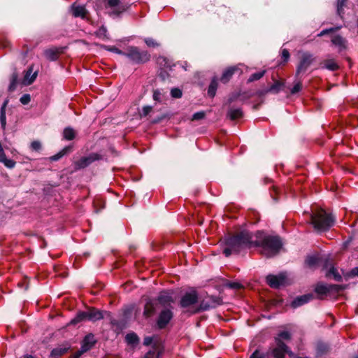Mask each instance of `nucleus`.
I'll return each mask as SVG.
<instances>
[{"instance_id": "obj_8", "label": "nucleus", "mask_w": 358, "mask_h": 358, "mask_svg": "<svg viewBox=\"0 0 358 358\" xmlns=\"http://www.w3.org/2000/svg\"><path fill=\"white\" fill-rule=\"evenodd\" d=\"M198 301V294L196 291L185 293L180 300V306L184 308L192 307Z\"/></svg>"}, {"instance_id": "obj_16", "label": "nucleus", "mask_w": 358, "mask_h": 358, "mask_svg": "<svg viewBox=\"0 0 358 358\" xmlns=\"http://www.w3.org/2000/svg\"><path fill=\"white\" fill-rule=\"evenodd\" d=\"M157 301L163 306H170L173 301L171 295L168 292H162L157 298Z\"/></svg>"}, {"instance_id": "obj_7", "label": "nucleus", "mask_w": 358, "mask_h": 358, "mask_svg": "<svg viewBox=\"0 0 358 358\" xmlns=\"http://www.w3.org/2000/svg\"><path fill=\"white\" fill-rule=\"evenodd\" d=\"M275 342V347L272 350V354L275 358H284L285 355L288 353L290 357L294 354L288 350V347L280 339Z\"/></svg>"}, {"instance_id": "obj_20", "label": "nucleus", "mask_w": 358, "mask_h": 358, "mask_svg": "<svg viewBox=\"0 0 358 358\" xmlns=\"http://www.w3.org/2000/svg\"><path fill=\"white\" fill-rule=\"evenodd\" d=\"M59 53V52L57 48H50L44 51L45 57L50 61L56 60Z\"/></svg>"}, {"instance_id": "obj_26", "label": "nucleus", "mask_w": 358, "mask_h": 358, "mask_svg": "<svg viewBox=\"0 0 358 358\" xmlns=\"http://www.w3.org/2000/svg\"><path fill=\"white\" fill-rule=\"evenodd\" d=\"M323 67L331 71H335L338 69V65L334 59H329L323 62Z\"/></svg>"}, {"instance_id": "obj_30", "label": "nucleus", "mask_w": 358, "mask_h": 358, "mask_svg": "<svg viewBox=\"0 0 358 358\" xmlns=\"http://www.w3.org/2000/svg\"><path fill=\"white\" fill-rule=\"evenodd\" d=\"M326 275L329 278H333L337 281L341 280V275L337 272L336 269L334 266H331L329 271L326 273Z\"/></svg>"}, {"instance_id": "obj_9", "label": "nucleus", "mask_w": 358, "mask_h": 358, "mask_svg": "<svg viewBox=\"0 0 358 358\" xmlns=\"http://www.w3.org/2000/svg\"><path fill=\"white\" fill-rule=\"evenodd\" d=\"M221 303H222V300L220 298L216 297V296H210L209 298L208 301H203L201 303L199 308L194 310L193 311V313H196L200 310H206L210 308H215L218 305H220Z\"/></svg>"}, {"instance_id": "obj_57", "label": "nucleus", "mask_w": 358, "mask_h": 358, "mask_svg": "<svg viewBox=\"0 0 358 358\" xmlns=\"http://www.w3.org/2000/svg\"><path fill=\"white\" fill-rule=\"evenodd\" d=\"M352 274L354 275L358 276V268H355L352 269Z\"/></svg>"}, {"instance_id": "obj_34", "label": "nucleus", "mask_w": 358, "mask_h": 358, "mask_svg": "<svg viewBox=\"0 0 358 358\" xmlns=\"http://www.w3.org/2000/svg\"><path fill=\"white\" fill-rule=\"evenodd\" d=\"M280 339V341H289L291 339V334L287 331H281L278 334V336L275 338V341Z\"/></svg>"}, {"instance_id": "obj_12", "label": "nucleus", "mask_w": 358, "mask_h": 358, "mask_svg": "<svg viewBox=\"0 0 358 358\" xmlns=\"http://www.w3.org/2000/svg\"><path fill=\"white\" fill-rule=\"evenodd\" d=\"M96 343V340L94 334H88L85 336L81 343V348L83 349V351L87 352L94 347Z\"/></svg>"}, {"instance_id": "obj_53", "label": "nucleus", "mask_w": 358, "mask_h": 358, "mask_svg": "<svg viewBox=\"0 0 358 358\" xmlns=\"http://www.w3.org/2000/svg\"><path fill=\"white\" fill-rule=\"evenodd\" d=\"M85 352H85V351H83V349L80 348V350H79L78 351H77V352L74 354V355H73V358H80V356H81L83 353H85Z\"/></svg>"}, {"instance_id": "obj_35", "label": "nucleus", "mask_w": 358, "mask_h": 358, "mask_svg": "<svg viewBox=\"0 0 358 358\" xmlns=\"http://www.w3.org/2000/svg\"><path fill=\"white\" fill-rule=\"evenodd\" d=\"M152 110V108L150 106H143L139 111L141 118L147 117Z\"/></svg>"}, {"instance_id": "obj_33", "label": "nucleus", "mask_w": 358, "mask_h": 358, "mask_svg": "<svg viewBox=\"0 0 358 358\" xmlns=\"http://www.w3.org/2000/svg\"><path fill=\"white\" fill-rule=\"evenodd\" d=\"M159 64L162 66V69L166 71L167 70H171L172 65L171 62L164 57H161L158 60Z\"/></svg>"}, {"instance_id": "obj_22", "label": "nucleus", "mask_w": 358, "mask_h": 358, "mask_svg": "<svg viewBox=\"0 0 358 358\" xmlns=\"http://www.w3.org/2000/svg\"><path fill=\"white\" fill-rule=\"evenodd\" d=\"M236 69H237L236 67H230L226 69L223 72L222 76L220 78L221 82H222L223 83H227L230 80L231 77L234 73Z\"/></svg>"}, {"instance_id": "obj_55", "label": "nucleus", "mask_w": 358, "mask_h": 358, "mask_svg": "<svg viewBox=\"0 0 358 358\" xmlns=\"http://www.w3.org/2000/svg\"><path fill=\"white\" fill-rule=\"evenodd\" d=\"M333 31V29H332L323 30V31H322L318 34V36H324V34H327V33H329V32H330V31Z\"/></svg>"}, {"instance_id": "obj_5", "label": "nucleus", "mask_w": 358, "mask_h": 358, "mask_svg": "<svg viewBox=\"0 0 358 358\" xmlns=\"http://www.w3.org/2000/svg\"><path fill=\"white\" fill-rule=\"evenodd\" d=\"M300 59L296 69V74L305 72L313 62V55L308 52H301Z\"/></svg>"}, {"instance_id": "obj_32", "label": "nucleus", "mask_w": 358, "mask_h": 358, "mask_svg": "<svg viewBox=\"0 0 358 358\" xmlns=\"http://www.w3.org/2000/svg\"><path fill=\"white\" fill-rule=\"evenodd\" d=\"M321 261L322 259L318 258L317 256H309L306 259V264L310 267H313L318 264Z\"/></svg>"}, {"instance_id": "obj_10", "label": "nucleus", "mask_w": 358, "mask_h": 358, "mask_svg": "<svg viewBox=\"0 0 358 358\" xmlns=\"http://www.w3.org/2000/svg\"><path fill=\"white\" fill-rule=\"evenodd\" d=\"M107 7L110 8L111 13L116 15L122 13L127 8V6L122 3L120 0H108Z\"/></svg>"}, {"instance_id": "obj_18", "label": "nucleus", "mask_w": 358, "mask_h": 358, "mask_svg": "<svg viewBox=\"0 0 358 358\" xmlns=\"http://www.w3.org/2000/svg\"><path fill=\"white\" fill-rule=\"evenodd\" d=\"M72 13L75 17H85L86 9L84 6L74 4L72 6Z\"/></svg>"}, {"instance_id": "obj_51", "label": "nucleus", "mask_w": 358, "mask_h": 358, "mask_svg": "<svg viewBox=\"0 0 358 358\" xmlns=\"http://www.w3.org/2000/svg\"><path fill=\"white\" fill-rule=\"evenodd\" d=\"M63 134H75V131L71 127H66L64 129Z\"/></svg>"}, {"instance_id": "obj_24", "label": "nucleus", "mask_w": 358, "mask_h": 358, "mask_svg": "<svg viewBox=\"0 0 358 358\" xmlns=\"http://www.w3.org/2000/svg\"><path fill=\"white\" fill-rule=\"evenodd\" d=\"M228 116L231 120H235L243 117V112L241 108H231L228 112Z\"/></svg>"}, {"instance_id": "obj_3", "label": "nucleus", "mask_w": 358, "mask_h": 358, "mask_svg": "<svg viewBox=\"0 0 358 358\" xmlns=\"http://www.w3.org/2000/svg\"><path fill=\"white\" fill-rule=\"evenodd\" d=\"M125 56L134 63H145L150 60V54L145 50H140L137 47L131 46L128 48Z\"/></svg>"}, {"instance_id": "obj_47", "label": "nucleus", "mask_w": 358, "mask_h": 358, "mask_svg": "<svg viewBox=\"0 0 358 358\" xmlns=\"http://www.w3.org/2000/svg\"><path fill=\"white\" fill-rule=\"evenodd\" d=\"M41 143L39 141H34L31 143V148L34 150H38L41 149Z\"/></svg>"}, {"instance_id": "obj_1", "label": "nucleus", "mask_w": 358, "mask_h": 358, "mask_svg": "<svg viewBox=\"0 0 358 358\" xmlns=\"http://www.w3.org/2000/svg\"><path fill=\"white\" fill-rule=\"evenodd\" d=\"M223 253L226 257L232 254H238L246 248L261 246L262 254L267 257L277 255L282 247L279 237L266 236L262 231L252 234L247 231H243L234 236L224 238Z\"/></svg>"}, {"instance_id": "obj_41", "label": "nucleus", "mask_w": 358, "mask_h": 358, "mask_svg": "<svg viewBox=\"0 0 358 358\" xmlns=\"http://www.w3.org/2000/svg\"><path fill=\"white\" fill-rule=\"evenodd\" d=\"M6 105V103H4L1 109L0 120H1L2 126H4L6 124V113H5Z\"/></svg>"}, {"instance_id": "obj_19", "label": "nucleus", "mask_w": 358, "mask_h": 358, "mask_svg": "<svg viewBox=\"0 0 358 358\" xmlns=\"http://www.w3.org/2000/svg\"><path fill=\"white\" fill-rule=\"evenodd\" d=\"M155 305L156 303L154 301H149L146 303L144 308L143 314L146 317H150L152 315L155 311Z\"/></svg>"}, {"instance_id": "obj_21", "label": "nucleus", "mask_w": 358, "mask_h": 358, "mask_svg": "<svg viewBox=\"0 0 358 358\" xmlns=\"http://www.w3.org/2000/svg\"><path fill=\"white\" fill-rule=\"evenodd\" d=\"M331 41L334 45L339 48V50L345 49L346 47L345 40L340 36H335L332 38Z\"/></svg>"}, {"instance_id": "obj_58", "label": "nucleus", "mask_w": 358, "mask_h": 358, "mask_svg": "<svg viewBox=\"0 0 358 358\" xmlns=\"http://www.w3.org/2000/svg\"><path fill=\"white\" fill-rule=\"evenodd\" d=\"M24 358H34V357H32L31 355H26V356H24Z\"/></svg>"}, {"instance_id": "obj_15", "label": "nucleus", "mask_w": 358, "mask_h": 358, "mask_svg": "<svg viewBox=\"0 0 358 358\" xmlns=\"http://www.w3.org/2000/svg\"><path fill=\"white\" fill-rule=\"evenodd\" d=\"M37 72H33V66H31L26 71L23 79V84L25 85H31L36 78Z\"/></svg>"}, {"instance_id": "obj_6", "label": "nucleus", "mask_w": 358, "mask_h": 358, "mask_svg": "<svg viewBox=\"0 0 358 358\" xmlns=\"http://www.w3.org/2000/svg\"><path fill=\"white\" fill-rule=\"evenodd\" d=\"M101 159L100 155L96 153L90 154L87 157H83L78 161L76 162L75 169L78 170L81 169H84L95 161L99 160Z\"/></svg>"}, {"instance_id": "obj_23", "label": "nucleus", "mask_w": 358, "mask_h": 358, "mask_svg": "<svg viewBox=\"0 0 358 358\" xmlns=\"http://www.w3.org/2000/svg\"><path fill=\"white\" fill-rule=\"evenodd\" d=\"M71 150H72V147L71 146H66L61 151H59L58 153H57L56 155H55L53 156H51L49 158V159L50 161H57L60 158H62L63 156H64L67 153L70 152L71 151Z\"/></svg>"}, {"instance_id": "obj_17", "label": "nucleus", "mask_w": 358, "mask_h": 358, "mask_svg": "<svg viewBox=\"0 0 358 358\" xmlns=\"http://www.w3.org/2000/svg\"><path fill=\"white\" fill-rule=\"evenodd\" d=\"M284 84L280 81H275L269 88L264 90L261 92L262 94H267L268 92H271L273 94L278 93L280 90H282Z\"/></svg>"}, {"instance_id": "obj_43", "label": "nucleus", "mask_w": 358, "mask_h": 358, "mask_svg": "<svg viewBox=\"0 0 358 358\" xmlns=\"http://www.w3.org/2000/svg\"><path fill=\"white\" fill-rule=\"evenodd\" d=\"M302 87V85L300 82L296 83L294 87L291 89V94H294L299 92Z\"/></svg>"}, {"instance_id": "obj_11", "label": "nucleus", "mask_w": 358, "mask_h": 358, "mask_svg": "<svg viewBox=\"0 0 358 358\" xmlns=\"http://www.w3.org/2000/svg\"><path fill=\"white\" fill-rule=\"evenodd\" d=\"M173 317V313L170 309H164L163 310L159 316L157 320V324L159 328H164L165 326L169 322L171 319Z\"/></svg>"}, {"instance_id": "obj_46", "label": "nucleus", "mask_w": 358, "mask_h": 358, "mask_svg": "<svg viewBox=\"0 0 358 358\" xmlns=\"http://www.w3.org/2000/svg\"><path fill=\"white\" fill-rule=\"evenodd\" d=\"M17 75L15 73H13L12 75V80H11V83L10 85V87H9V89L10 90H13L15 88V83H16V80H17Z\"/></svg>"}, {"instance_id": "obj_4", "label": "nucleus", "mask_w": 358, "mask_h": 358, "mask_svg": "<svg viewBox=\"0 0 358 358\" xmlns=\"http://www.w3.org/2000/svg\"><path fill=\"white\" fill-rule=\"evenodd\" d=\"M266 282L271 287L277 289L287 284V275L282 273L278 275H268L266 277Z\"/></svg>"}, {"instance_id": "obj_13", "label": "nucleus", "mask_w": 358, "mask_h": 358, "mask_svg": "<svg viewBox=\"0 0 358 358\" xmlns=\"http://www.w3.org/2000/svg\"><path fill=\"white\" fill-rule=\"evenodd\" d=\"M313 299L312 294H305L303 296H300L296 297L291 303L292 308H295L299 307L308 301H310Z\"/></svg>"}, {"instance_id": "obj_36", "label": "nucleus", "mask_w": 358, "mask_h": 358, "mask_svg": "<svg viewBox=\"0 0 358 358\" xmlns=\"http://www.w3.org/2000/svg\"><path fill=\"white\" fill-rule=\"evenodd\" d=\"M265 72L266 71L264 70L252 74L248 79V82H253L259 80L264 76Z\"/></svg>"}, {"instance_id": "obj_39", "label": "nucleus", "mask_w": 358, "mask_h": 358, "mask_svg": "<svg viewBox=\"0 0 358 358\" xmlns=\"http://www.w3.org/2000/svg\"><path fill=\"white\" fill-rule=\"evenodd\" d=\"M171 95L173 98L179 99L182 96V93L180 89L179 88H173L171 90Z\"/></svg>"}, {"instance_id": "obj_27", "label": "nucleus", "mask_w": 358, "mask_h": 358, "mask_svg": "<svg viewBox=\"0 0 358 358\" xmlns=\"http://www.w3.org/2000/svg\"><path fill=\"white\" fill-rule=\"evenodd\" d=\"M69 348V346H60L55 348L52 350L51 355L55 357L62 356L68 351Z\"/></svg>"}, {"instance_id": "obj_59", "label": "nucleus", "mask_w": 358, "mask_h": 358, "mask_svg": "<svg viewBox=\"0 0 358 358\" xmlns=\"http://www.w3.org/2000/svg\"><path fill=\"white\" fill-rule=\"evenodd\" d=\"M157 358H158V357H157Z\"/></svg>"}, {"instance_id": "obj_40", "label": "nucleus", "mask_w": 358, "mask_h": 358, "mask_svg": "<svg viewBox=\"0 0 358 358\" xmlns=\"http://www.w3.org/2000/svg\"><path fill=\"white\" fill-rule=\"evenodd\" d=\"M105 48H106V50H107L110 52H115L118 55H125V54H126V52H122V50H119L115 46H106Z\"/></svg>"}, {"instance_id": "obj_48", "label": "nucleus", "mask_w": 358, "mask_h": 358, "mask_svg": "<svg viewBox=\"0 0 358 358\" xmlns=\"http://www.w3.org/2000/svg\"><path fill=\"white\" fill-rule=\"evenodd\" d=\"M282 57L284 61H287L289 58V52L287 49H283L282 50Z\"/></svg>"}, {"instance_id": "obj_54", "label": "nucleus", "mask_w": 358, "mask_h": 358, "mask_svg": "<svg viewBox=\"0 0 358 358\" xmlns=\"http://www.w3.org/2000/svg\"><path fill=\"white\" fill-rule=\"evenodd\" d=\"M155 356V352L149 351L145 354L143 358H153Z\"/></svg>"}, {"instance_id": "obj_45", "label": "nucleus", "mask_w": 358, "mask_h": 358, "mask_svg": "<svg viewBox=\"0 0 358 358\" xmlns=\"http://www.w3.org/2000/svg\"><path fill=\"white\" fill-rule=\"evenodd\" d=\"M205 113L203 112H198L193 115L192 120H201L204 117Z\"/></svg>"}, {"instance_id": "obj_28", "label": "nucleus", "mask_w": 358, "mask_h": 358, "mask_svg": "<svg viewBox=\"0 0 358 358\" xmlns=\"http://www.w3.org/2000/svg\"><path fill=\"white\" fill-rule=\"evenodd\" d=\"M218 83L216 78H213L208 87V94L210 97L215 96L217 88Z\"/></svg>"}, {"instance_id": "obj_44", "label": "nucleus", "mask_w": 358, "mask_h": 358, "mask_svg": "<svg viewBox=\"0 0 358 358\" xmlns=\"http://www.w3.org/2000/svg\"><path fill=\"white\" fill-rule=\"evenodd\" d=\"M20 100L22 104H24V105L28 104L31 100L30 95L28 94H25L21 96Z\"/></svg>"}, {"instance_id": "obj_38", "label": "nucleus", "mask_w": 358, "mask_h": 358, "mask_svg": "<svg viewBox=\"0 0 358 358\" xmlns=\"http://www.w3.org/2000/svg\"><path fill=\"white\" fill-rule=\"evenodd\" d=\"M144 41L148 47L151 48H156L159 45L154 38H145Z\"/></svg>"}, {"instance_id": "obj_25", "label": "nucleus", "mask_w": 358, "mask_h": 358, "mask_svg": "<svg viewBox=\"0 0 358 358\" xmlns=\"http://www.w3.org/2000/svg\"><path fill=\"white\" fill-rule=\"evenodd\" d=\"M88 320L87 311L79 312L76 316L71 321V323L76 324L78 322Z\"/></svg>"}, {"instance_id": "obj_14", "label": "nucleus", "mask_w": 358, "mask_h": 358, "mask_svg": "<svg viewBox=\"0 0 358 358\" xmlns=\"http://www.w3.org/2000/svg\"><path fill=\"white\" fill-rule=\"evenodd\" d=\"M87 313L88 321L96 322L103 317V312L94 308L87 310Z\"/></svg>"}, {"instance_id": "obj_29", "label": "nucleus", "mask_w": 358, "mask_h": 358, "mask_svg": "<svg viewBox=\"0 0 358 358\" xmlns=\"http://www.w3.org/2000/svg\"><path fill=\"white\" fill-rule=\"evenodd\" d=\"M334 287L333 285H318L315 288V291L320 294H326L329 293Z\"/></svg>"}, {"instance_id": "obj_56", "label": "nucleus", "mask_w": 358, "mask_h": 358, "mask_svg": "<svg viewBox=\"0 0 358 358\" xmlns=\"http://www.w3.org/2000/svg\"><path fill=\"white\" fill-rule=\"evenodd\" d=\"M75 136H71V135H69V136H64V139L66 141H72L73 139Z\"/></svg>"}, {"instance_id": "obj_52", "label": "nucleus", "mask_w": 358, "mask_h": 358, "mask_svg": "<svg viewBox=\"0 0 358 358\" xmlns=\"http://www.w3.org/2000/svg\"><path fill=\"white\" fill-rule=\"evenodd\" d=\"M152 343V337H146L144 338L143 344L145 345H150Z\"/></svg>"}, {"instance_id": "obj_37", "label": "nucleus", "mask_w": 358, "mask_h": 358, "mask_svg": "<svg viewBox=\"0 0 358 358\" xmlns=\"http://www.w3.org/2000/svg\"><path fill=\"white\" fill-rule=\"evenodd\" d=\"M163 94L159 90H155L153 92V99L157 102L163 101Z\"/></svg>"}, {"instance_id": "obj_2", "label": "nucleus", "mask_w": 358, "mask_h": 358, "mask_svg": "<svg viewBox=\"0 0 358 358\" xmlns=\"http://www.w3.org/2000/svg\"><path fill=\"white\" fill-rule=\"evenodd\" d=\"M334 216L327 213L323 209L317 210L310 214L311 224L316 230L320 231L329 229L334 225Z\"/></svg>"}, {"instance_id": "obj_50", "label": "nucleus", "mask_w": 358, "mask_h": 358, "mask_svg": "<svg viewBox=\"0 0 358 358\" xmlns=\"http://www.w3.org/2000/svg\"><path fill=\"white\" fill-rule=\"evenodd\" d=\"M250 358H264V355L257 350L252 353V355L250 356Z\"/></svg>"}, {"instance_id": "obj_49", "label": "nucleus", "mask_w": 358, "mask_h": 358, "mask_svg": "<svg viewBox=\"0 0 358 358\" xmlns=\"http://www.w3.org/2000/svg\"><path fill=\"white\" fill-rule=\"evenodd\" d=\"M227 286L232 289H239L241 287V284L239 282H229L227 284Z\"/></svg>"}, {"instance_id": "obj_42", "label": "nucleus", "mask_w": 358, "mask_h": 358, "mask_svg": "<svg viewBox=\"0 0 358 358\" xmlns=\"http://www.w3.org/2000/svg\"><path fill=\"white\" fill-rule=\"evenodd\" d=\"M345 1L346 0H338L337 12L339 15H341L343 12V8L345 6Z\"/></svg>"}, {"instance_id": "obj_31", "label": "nucleus", "mask_w": 358, "mask_h": 358, "mask_svg": "<svg viewBox=\"0 0 358 358\" xmlns=\"http://www.w3.org/2000/svg\"><path fill=\"white\" fill-rule=\"evenodd\" d=\"M127 343L131 345H135L138 343V338L134 333H130L127 334L125 337Z\"/></svg>"}]
</instances>
